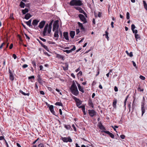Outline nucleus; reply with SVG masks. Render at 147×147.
Masks as SVG:
<instances>
[{"instance_id":"f257e3e1","label":"nucleus","mask_w":147,"mask_h":147,"mask_svg":"<svg viewBox=\"0 0 147 147\" xmlns=\"http://www.w3.org/2000/svg\"><path fill=\"white\" fill-rule=\"evenodd\" d=\"M70 89L72 94L75 96H77L79 94V91L77 87L74 82L73 83Z\"/></svg>"},{"instance_id":"f03ea898","label":"nucleus","mask_w":147,"mask_h":147,"mask_svg":"<svg viewBox=\"0 0 147 147\" xmlns=\"http://www.w3.org/2000/svg\"><path fill=\"white\" fill-rule=\"evenodd\" d=\"M48 24H47L45 27L43 31L42 32V34L43 36H51V30L50 32H48L49 28H48Z\"/></svg>"},{"instance_id":"7ed1b4c3","label":"nucleus","mask_w":147,"mask_h":147,"mask_svg":"<svg viewBox=\"0 0 147 147\" xmlns=\"http://www.w3.org/2000/svg\"><path fill=\"white\" fill-rule=\"evenodd\" d=\"M70 5L71 6H81L83 3L80 0H72L70 2Z\"/></svg>"},{"instance_id":"20e7f679","label":"nucleus","mask_w":147,"mask_h":147,"mask_svg":"<svg viewBox=\"0 0 147 147\" xmlns=\"http://www.w3.org/2000/svg\"><path fill=\"white\" fill-rule=\"evenodd\" d=\"M143 100L141 102V110L142 112V116L143 114L145 112V109L144 108V106L145 105V100L144 98L143 97Z\"/></svg>"},{"instance_id":"39448f33","label":"nucleus","mask_w":147,"mask_h":147,"mask_svg":"<svg viewBox=\"0 0 147 147\" xmlns=\"http://www.w3.org/2000/svg\"><path fill=\"white\" fill-rule=\"evenodd\" d=\"M59 25L58 21H56L54 22L53 24V31L56 30H58Z\"/></svg>"},{"instance_id":"423d86ee","label":"nucleus","mask_w":147,"mask_h":147,"mask_svg":"<svg viewBox=\"0 0 147 147\" xmlns=\"http://www.w3.org/2000/svg\"><path fill=\"white\" fill-rule=\"evenodd\" d=\"M61 140L65 142H72V140L70 137H61Z\"/></svg>"},{"instance_id":"0eeeda50","label":"nucleus","mask_w":147,"mask_h":147,"mask_svg":"<svg viewBox=\"0 0 147 147\" xmlns=\"http://www.w3.org/2000/svg\"><path fill=\"white\" fill-rule=\"evenodd\" d=\"M88 111L89 114L91 117L96 115V113L94 110H89Z\"/></svg>"},{"instance_id":"6e6552de","label":"nucleus","mask_w":147,"mask_h":147,"mask_svg":"<svg viewBox=\"0 0 147 147\" xmlns=\"http://www.w3.org/2000/svg\"><path fill=\"white\" fill-rule=\"evenodd\" d=\"M79 17L80 20L83 22V24L87 22L86 19L84 15L81 14H79Z\"/></svg>"},{"instance_id":"1a4fd4ad","label":"nucleus","mask_w":147,"mask_h":147,"mask_svg":"<svg viewBox=\"0 0 147 147\" xmlns=\"http://www.w3.org/2000/svg\"><path fill=\"white\" fill-rule=\"evenodd\" d=\"M72 97L76 102V105L77 107H78L79 106L82 104V102L79 99L77 98L74 96H72Z\"/></svg>"},{"instance_id":"9d476101","label":"nucleus","mask_w":147,"mask_h":147,"mask_svg":"<svg viewBox=\"0 0 147 147\" xmlns=\"http://www.w3.org/2000/svg\"><path fill=\"white\" fill-rule=\"evenodd\" d=\"M45 24V22L42 21L39 24L38 27L40 29L42 28Z\"/></svg>"},{"instance_id":"9b49d317","label":"nucleus","mask_w":147,"mask_h":147,"mask_svg":"<svg viewBox=\"0 0 147 147\" xmlns=\"http://www.w3.org/2000/svg\"><path fill=\"white\" fill-rule=\"evenodd\" d=\"M136 27L134 24H132L131 26V29L133 33H137L138 30H134Z\"/></svg>"},{"instance_id":"f8f14e48","label":"nucleus","mask_w":147,"mask_h":147,"mask_svg":"<svg viewBox=\"0 0 147 147\" xmlns=\"http://www.w3.org/2000/svg\"><path fill=\"white\" fill-rule=\"evenodd\" d=\"M103 132H105V133L109 134L110 136L112 138H114V135L112 134V133L110 132L109 131H103Z\"/></svg>"},{"instance_id":"ddd939ff","label":"nucleus","mask_w":147,"mask_h":147,"mask_svg":"<svg viewBox=\"0 0 147 147\" xmlns=\"http://www.w3.org/2000/svg\"><path fill=\"white\" fill-rule=\"evenodd\" d=\"M49 108L51 112L54 115H55V113L54 110V107L53 105H51L49 107Z\"/></svg>"},{"instance_id":"4468645a","label":"nucleus","mask_w":147,"mask_h":147,"mask_svg":"<svg viewBox=\"0 0 147 147\" xmlns=\"http://www.w3.org/2000/svg\"><path fill=\"white\" fill-rule=\"evenodd\" d=\"M68 64L67 63H66L64 64V65L62 66L63 69L64 70H67L68 69Z\"/></svg>"},{"instance_id":"2eb2a0df","label":"nucleus","mask_w":147,"mask_h":147,"mask_svg":"<svg viewBox=\"0 0 147 147\" xmlns=\"http://www.w3.org/2000/svg\"><path fill=\"white\" fill-rule=\"evenodd\" d=\"M63 36L66 40H69L68 33L67 32H64L63 33Z\"/></svg>"},{"instance_id":"dca6fc26","label":"nucleus","mask_w":147,"mask_h":147,"mask_svg":"<svg viewBox=\"0 0 147 147\" xmlns=\"http://www.w3.org/2000/svg\"><path fill=\"white\" fill-rule=\"evenodd\" d=\"M37 77L38 78V82L41 84H42L44 82L40 78V76L39 75H38Z\"/></svg>"},{"instance_id":"f3484780","label":"nucleus","mask_w":147,"mask_h":147,"mask_svg":"<svg viewBox=\"0 0 147 147\" xmlns=\"http://www.w3.org/2000/svg\"><path fill=\"white\" fill-rule=\"evenodd\" d=\"M53 20H52L51 21V22L49 23V24L48 25V28H49V32H50L52 28V24L53 23Z\"/></svg>"},{"instance_id":"a211bd4d","label":"nucleus","mask_w":147,"mask_h":147,"mask_svg":"<svg viewBox=\"0 0 147 147\" xmlns=\"http://www.w3.org/2000/svg\"><path fill=\"white\" fill-rule=\"evenodd\" d=\"M39 22V21L36 20H34L33 21L32 24L33 26H35L37 25L38 23Z\"/></svg>"},{"instance_id":"6ab92c4d","label":"nucleus","mask_w":147,"mask_h":147,"mask_svg":"<svg viewBox=\"0 0 147 147\" xmlns=\"http://www.w3.org/2000/svg\"><path fill=\"white\" fill-rule=\"evenodd\" d=\"M31 16H32L30 15V14L29 13H27L25 15V18L27 20L31 17Z\"/></svg>"},{"instance_id":"aec40b11","label":"nucleus","mask_w":147,"mask_h":147,"mask_svg":"<svg viewBox=\"0 0 147 147\" xmlns=\"http://www.w3.org/2000/svg\"><path fill=\"white\" fill-rule=\"evenodd\" d=\"M78 89H79V91L81 92L82 93H84V92L83 90V88L81 87V86H80V85L79 84H78Z\"/></svg>"},{"instance_id":"412c9836","label":"nucleus","mask_w":147,"mask_h":147,"mask_svg":"<svg viewBox=\"0 0 147 147\" xmlns=\"http://www.w3.org/2000/svg\"><path fill=\"white\" fill-rule=\"evenodd\" d=\"M70 36L72 38H73L75 35V32L74 31H71L70 33Z\"/></svg>"},{"instance_id":"4be33fe9","label":"nucleus","mask_w":147,"mask_h":147,"mask_svg":"<svg viewBox=\"0 0 147 147\" xmlns=\"http://www.w3.org/2000/svg\"><path fill=\"white\" fill-rule=\"evenodd\" d=\"M54 32H55L54 34V37L58 38L59 37L58 30L55 31Z\"/></svg>"},{"instance_id":"5701e85b","label":"nucleus","mask_w":147,"mask_h":147,"mask_svg":"<svg viewBox=\"0 0 147 147\" xmlns=\"http://www.w3.org/2000/svg\"><path fill=\"white\" fill-rule=\"evenodd\" d=\"M78 24L79 27L80 28V29L81 30H84V28L82 24L80 23V22H78Z\"/></svg>"},{"instance_id":"b1692460","label":"nucleus","mask_w":147,"mask_h":147,"mask_svg":"<svg viewBox=\"0 0 147 147\" xmlns=\"http://www.w3.org/2000/svg\"><path fill=\"white\" fill-rule=\"evenodd\" d=\"M88 105L89 106L93 108L94 106L92 101L91 100H89L88 101Z\"/></svg>"},{"instance_id":"393cba45","label":"nucleus","mask_w":147,"mask_h":147,"mask_svg":"<svg viewBox=\"0 0 147 147\" xmlns=\"http://www.w3.org/2000/svg\"><path fill=\"white\" fill-rule=\"evenodd\" d=\"M28 12V10L27 8H25L24 9L22 10V13L23 14H25Z\"/></svg>"},{"instance_id":"a878e982","label":"nucleus","mask_w":147,"mask_h":147,"mask_svg":"<svg viewBox=\"0 0 147 147\" xmlns=\"http://www.w3.org/2000/svg\"><path fill=\"white\" fill-rule=\"evenodd\" d=\"M117 103V100H115L113 102V105L114 108H116V104Z\"/></svg>"},{"instance_id":"bb28decb","label":"nucleus","mask_w":147,"mask_h":147,"mask_svg":"<svg viewBox=\"0 0 147 147\" xmlns=\"http://www.w3.org/2000/svg\"><path fill=\"white\" fill-rule=\"evenodd\" d=\"M56 57L59 59H60L62 60L63 59V57L61 55L57 54V55Z\"/></svg>"},{"instance_id":"cd10ccee","label":"nucleus","mask_w":147,"mask_h":147,"mask_svg":"<svg viewBox=\"0 0 147 147\" xmlns=\"http://www.w3.org/2000/svg\"><path fill=\"white\" fill-rule=\"evenodd\" d=\"M9 76L10 79L12 81L14 79V77L13 74H9Z\"/></svg>"},{"instance_id":"c85d7f7f","label":"nucleus","mask_w":147,"mask_h":147,"mask_svg":"<svg viewBox=\"0 0 147 147\" xmlns=\"http://www.w3.org/2000/svg\"><path fill=\"white\" fill-rule=\"evenodd\" d=\"M143 2L144 4V8L147 11V5L146 1H143Z\"/></svg>"},{"instance_id":"c756f323","label":"nucleus","mask_w":147,"mask_h":147,"mask_svg":"<svg viewBox=\"0 0 147 147\" xmlns=\"http://www.w3.org/2000/svg\"><path fill=\"white\" fill-rule=\"evenodd\" d=\"M64 127L65 128L69 130L71 128V126L69 125H64Z\"/></svg>"},{"instance_id":"7c9ffc66","label":"nucleus","mask_w":147,"mask_h":147,"mask_svg":"<svg viewBox=\"0 0 147 147\" xmlns=\"http://www.w3.org/2000/svg\"><path fill=\"white\" fill-rule=\"evenodd\" d=\"M25 4L22 1H21L20 5V6L22 8H24Z\"/></svg>"},{"instance_id":"2f4dec72","label":"nucleus","mask_w":147,"mask_h":147,"mask_svg":"<svg viewBox=\"0 0 147 147\" xmlns=\"http://www.w3.org/2000/svg\"><path fill=\"white\" fill-rule=\"evenodd\" d=\"M135 33V38H136V40L140 38V36L139 34H137V33Z\"/></svg>"},{"instance_id":"473e14b6","label":"nucleus","mask_w":147,"mask_h":147,"mask_svg":"<svg viewBox=\"0 0 147 147\" xmlns=\"http://www.w3.org/2000/svg\"><path fill=\"white\" fill-rule=\"evenodd\" d=\"M20 93H22V94L24 95H28L29 96V93H26L25 92H24L23 91L21 90H20Z\"/></svg>"},{"instance_id":"72a5a7b5","label":"nucleus","mask_w":147,"mask_h":147,"mask_svg":"<svg viewBox=\"0 0 147 147\" xmlns=\"http://www.w3.org/2000/svg\"><path fill=\"white\" fill-rule=\"evenodd\" d=\"M128 97V96H127L126 97L125 99V100L124 101V107L125 108H126V102L127 100V99Z\"/></svg>"},{"instance_id":"f704fd0d","label":"nucleus","mask_w":147,"mask_h":147,"mask_svg":"<svg viewBox=\"0 0 147 147\" xmlns=\"http://www.w3.org/2000/svg\"><path fill=\"white\" fill-rule=\"evenodd\" d=\"M42 46L44 47L47 51H49V49L47 46L46 45H44L43 44L42 45Z\"/></svg>"},{"instance_id":"c9c22d12","label":"nucleus","mask_w":147,"mask_h":147,"mask_svg":"<svg viewBox=\"0 0 147 147\" xmlns=\"http://www.w3.org/2000/svg\"><path fill=\"white\" fill-rule=\"evenodd\" d=\"M55 105H58L59 106H62L63 105L62 103H61L59 102H57L55 103Z\"/></svg>"},{"instance_id":"e433bc0d","label":"nucleus","mask_w":147,"mask_h":147,"mask_svg":"<svg viewBox=\"0 0 147 147\" xmlns=\"http://www.w3.org/2000/svg\"><path fill=\"white\" fill-rule=\"evenodd\" d=\"M32 64L33 66L34 67H36V63L34 61H32Z\"/></svg>"},{"instance_id":"4c0bfd02","label":"nucleus","mask_w":147,"mask_h":147,"mask_svg":"<svg viewBox=\"0 0 147 147\" xmlns=\"http://www.w3.org/2000/svg\"><path fill=\"white\" fill-rule=\"evenodd\" d=\"M79 11L81 13H82L83 14H84V13H85V12L81 8H80V9Z\"/></svg>"},{"instance_id":"58836bf2","label":"nucleus","mask_w":147,"mask_h":147,"mask_svg":"<svg viewBox=\"0 0 147 147\" xmlns=\"http://www.w3.org/2000/svg\"><path fill=\"white\" fill-rule=\"evenodd\" d=\"M26 23L29 27H30L32 26L31 24V23L30 22H28H28H26Z\"/></svg>"},{"instance_id":"ea45409f","label":"nucleus","mask_w":147,"mask_h":147,"mask_svg":"<svg viewBox=\"0 0 147 147\" xmlns=\"http://www.w3.org/2000/svg\"><path fill=\"white\" fill-rule=\"evenodd\" d=\"M105 36L106 38H107V39L108 40L109 38V37H108V33L107 31L105 32Z\"/></svg>"},{"instance_id":"a19ab883","label":"nucleus","mask_w":147,"mask_h":147,"mask_svg":"<svg viewBox=\"0 0 147 147\" xmlns=\"http://www.w3.org/2000/svg\"><path fill=\"white\" fill-rule=\"evenodd\" d=\"M126 18L127 19H129V13L128 12L127 13Z\"/></svg>"},{"instance_id":"79ce46f5","label":"nucleus","mask_w":147,"mask_h":147,"mask_svg":"<svg viewBox=\"0 0 147 147\" xmlns=\"http://www.w3.org/2000/svg\"><path fill=\"white\" fill-rule=\"evenodd\" d=\"M64 52H66L67 54H68L71 52V50H64Z\"/></svg>"},{"instance_id":"37998d69","label":"nucleus","mask_w":147,"mask_h":147,"mask_svg":"<svg viewBox=\"0 0 147 147\" xmlns=\"http://www.w3.org/2000/svg\"><path fill=\"white\" fill-rule=\"evenodd\" d=\"M140 78L143 80H144L145 79V77L142 75L140 76Z\"/></svg>"},{"instance_id":"c03bdc74","label":"nucleus","mask_w":147,"mask_h":147,"mask_svg":"<svg viewBox=\"0 0 147 147\" xmlns=\"http://www.w3.org/2000/svg\"><path fill=\"white\" fill-rule=\"evenodd\" d=\"M38 147H44V145L42 143L40 144L38 146Z\"/></svg>"},{"instance_id":"a18cd8bd","label":"nucleus","mask_w":147,"mask_h":147,"mask_svg":"<svg viewBox=\"0 0 147 147\" xmlns=\"http://www.w3.org/2000/svg\"><path fill=\"white\" fill-rule=\"evenodd\" d=\"M102 14V13H101L99 12L98 13V16L99 18L101 17Z\"/></svg>"},{"instance_id":"49530a36","label":"nucleus","mask_w":147,"mask_h":147,"mask_svg":"<svg viewBox=\"0 0 147 147\" xmlns=\"http://www.w3.org/2000/svg\"><path fill=\"white\" fill-rule=\"evenodd\" d=\"M28 67V65L27 64H25L23 65L22 67L24 68H25Z\"/></svg>"},{"instance_id":"de8ad7c7","label":"nucleus","mask_w":147,"mask_h":147,"mask_svg":"<svg viewBox=\"0 0 147 147\" xmlns=\"http://www.w3.org/2000/svg\"><path fill=\"white\" fill-rule=\"evenodd\" d=\"M134 102H135V99H134V100H133V104H132V106L133 109H134V108L135 107V104L134 103Z\"/></svg>"},{"instance_id":"09e8293b","label":"nucleus","mask_w":147,"mask_h":147,"mask_svg":"<svg viewBox=\"0 0 147 147\" xmlns=\"http://www.w3.org/2000/svg\"><path fill=\"white\" fill-rule=\"evenodd\" d=\"M128 56L131 57H132L133 56L132 52H131L129 53Z\"/></svg>"},{"instance_id":"8fccbe9b","label":"nucleus","mask_w":147,"mask_h":147,"mask_svg":"<svg viewBox=\"0 0 147 147\" xmlns=\"http://www.w3.org/2000/svg\"><path fill=\"white\" fill-rule=\"evenodd\" d=\"M72 127L73 128L74 130L75 131H76V128L75 127L74 124H73L72 125Z\"/></svg>"},{"instance_id":"3c124183","label":"nucleus","mask_w":147,"mask_h":147,"mask_svg":"<svg viewBox=\"0 0 147 147\" xmlns=\"http://www.w3.org/2000/svg\"><path fill=\"white\" fill-rule=\"evenodd\" d=\"M138 90L141 92H142L144 90V89H141L140 87H138Z\"/></svg>"},{"instance_id":"603ef678","label":"nucleus","mask_w":147,"mask_h":147,"mask_svg":"<svg viewBox=\"0 0 147 147\" xmlns=\"http://www.w3.org/2000/svg\"><path fill=\"white\" fill-rule=\"evenodd\" d=\"M41 40H42V41H43L44 42H46V40L44 39V38H41V37H40L39 38Z\"/></svg>"},{"instance_id":"864d4df0","label":"nucleus","mask_w":147,"mask_h":147,"mask_svg":"<svg viewBox=\"0 0 147 147\" xmlns=\"http://www.w3.org/2000/svg\"><path fill=\"white\" fill-rule=\"evenodd\" d=\"M82 74V72L81 71H80L79 72L78 74V76H81Z\"/></svg>"},{"instance_id":"5fc2aeb1","label":"nucleus","mask_w":147,"mask_h":147,"mask_svg":"<svg viewBox=\"0 0 147 147\" xmlns=\"http://www.w3.org/2000/svg\"><path fill=\"white\" fill-rule=\"evenodd\" d=\"M120 137L121 139H124L125 138V136L124 135H122L120 136Z\"/></svg>"},{"instance_id":"6e6d98bb","label":"nucleus","mask_w":147,"mask_h":147,"mask_svg":"<svg viewBox=\"0 0 147 147\" xmlns=\"http://www.w3.org/2000/svg\"><path fill=\"white\" fill-rule=\"evenodd\" d=\"M132 62L133 63L134 66L136 68H137V67L136 66V64L135 63L134 61H133Z\"/></svg>"},{"instance_id":"4d7b16f0","label":"nucleus","mask_w":147,"mask_h":147,"mask_svg":"<svg viewBox=\"0 0 147 147\" xmlns=\"http://www.w3.org/2000/svg\"><path fill=\"white\" fill-rule=\"evenodd\" d=\"M76 34H78L80 32L79 29H77L76 30Z\"/></svg>"},{"instance_id":"13d9d810","label":"nucleus","mask_w":147,"mask_h":147,"mask_svg":"<svg viewBox=\"0 0 147 147\" xmlns=\"http://www.w3.org/2000/svg\"><path fill=\"white\" fill-rule=\"evenodd\" d=\"M81 7H74V8L78 10L79 11Z\"/></svg>"},{"instance_id":"bf43d9fd","label":"nucleus","mask_w":147,"mask_h":147,"mask_svg":"<svg viewBox=\"0 0 147 147\" xmlns=\"http://www.w3.org/2000/svg\"><path fill=\"white\" fill-rule=\"evenodd\" d=\"M5 44V43L4 42L2 43L0 46V49H1Z\"/></svg>"},{"instance_id":"052dcab7","label":"nucleus","mask_w":147,"mask_h":147,"mask_svg":"<svg viewBox=\"0 0 147 147\" xmlns=\"http://www.w3.org/2000/svg\"><path fill=\"white\" fill-rule=\"evenodd\" d=\"M34 76H31L29 77H28L29 79H34Z\"/></svg>"},{"instance_id":"680f3d73","label":"nucleus","mask_w":147,"mask_h":147,"mask_svg":"<svg viewBox=\"0 0 147 147\" xmlns=\"http://www.w3.org/2000/svg\"><path fill=\"white\" fill-rule=\"evenodd\" d=\"M44 53L45 55H47L48 56H50V55L47 52H46V51L44 52Z\"/></svg>"},{"instance_id":"e2e57ef3","label":"nucleus","mask_w":147,"mask_h":147,"mask_svg":"<svg viewBox=\"0 0 147 147\" xmlns=\"http://www.w3.org/2000/svg\"><path fill=\"white\" fill-rule=\"evenodd\" d=\"M76 49V48L75 47V46H74L73 48L72 49H71L70 50L71 52H72V51H74Z\"/></svg>"},{"instance_id":"0e129e2a","label":"nucleus","mask_w":147,"mask_h":147,"mask_svg":"<svg viewBox=\"0 0 147 147\" xmlns=\"http://www.w3.org/2000/svg\"><path fill=\"white\" fill-rule=\"evenodd\" d=\"M114 90L116 92H117L118 90L116 86L114 87Z\"/></svg>"},{"instance_id":"69168bd1","label":"nucleus","mask_w":147,"mask_h":147,"mask_svg":"<svg viewBox=\"0 0 147 147\" xmlns=\"http://www.w3.org/2000/svg\"><path fill=\"white\" fill-rule=\"evenodd\" d=\"M43 68V67L42 65H40L39 66V70H41L42 69V68Z\"/></svg>"},{"instance_id":"338daca9","label":"nucleus","mask_w":147,"mask_h":147,"mask_svg":"<svg viewBox=\"0 0 147 147\" xmlns=\"http://www.w3.org/2000/svg\"><path fill=\"white\" fill-rule=\"evenodd\" d=\"M100 128L101 129H104V126L102 125L100 126Z\"/></svg>"},{"instance_id":"774afa93","label":"nucleus","mask_w":147,"mask_h":147,"mask_svg":"<svg viewBox=\"0 0 147 147\" xmlns=\"http://www.w3.org/2000/svg\"><path fill=\"white\" fill-rule=\"evenodd\" d=\"M13 57L14 59H16L17 58V56L15 54L13 55Z\"/></svg>"}]
</instances>
